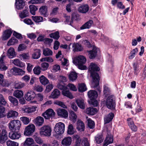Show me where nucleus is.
Returning <instances> with one entry per match:
<instances>
[{
  "label": "nucleus",
  "mask_w": 146,
  "mask_h": 146,
  "mask_svg": "<svg viewBox=\"0 0 146 146\" xmlns=\"http://www.w3.org/2000/svg\"><path fill=\"white\" fill-rule=\"evenodd\" d=\"M89 70L91 72V75L92 77L93 81L91 84V87L95 88L98 87L99 85V76L95 71L100 70L99 67L95 64L92 63L90 65Z\"/></svg>",
  "instance_id": "nucleus-1"
},
{
  "label": "nucleus",
  "mask_w": 146,
  "mask_h": 146,
  "mask_svg": "<svg viewBox=\"0 0 146 146\" xmlns=\"http://www.w3.org/2000/svg\"><path fill=\"white\" fill-rule=\"evenodd\" d=\"M86 61V58L82 55H79L76 56L73 62L74 64L78 65L79 69L81 70L87 69V67L84 65Z\"/></svg>",
  "instance_id": "nucleus-2"
},
{
  "label": "nucleus",
  "mask_w": 146,
  "mask_h": 146,
  "mask_svg": "<svg viewBox=\"0 0 146 146\" xmlns=\"http://www.w3.org/2000/svg\"><path fill=\"white\" fill-rule=\"evenodd\" d=\"M21 126V122L18 120H12L9 124V129L12 131H19Z\"/></svg>",
  "instance_id": "nucleus-3"
},
{
  "label": "nucleus",
  "mask_w": 146,
  "mask_h": 146,
  "mask_svg": "<svg viewBox=\"0 0 146 146\" xmlns=\"http://www.w3.org/2000/svg\"><path fill=\"white\" fill-rule=\"evenodd\" d=\"M65 125L62 122H58L55 125L54 130L56 134L60 135L63 134L64 131Z\"/></svg>",
  "instance_id": "nucleus-4"
},
{
  "label": "nucleus",
  "mask_w": 146,
  "mask_h": 146,
  "mask_svg": "<svg viewBox=\"0 0 146 146\" xmlns=\"http://www.w3.org/2000/svg\"><path fill=\"white\" fill-rule=\"evenodd\" d=\"M51 128L50 126L45 125L41 128L40 133L41 136H50L51 135Z\"/></svg>",
  "instance_id": "nucleus-5"
},
{
  "label": "nucleus",
  "mask_w": 146,
  "mask_h": 146,
  "mask_svg": "<svg viewBox=\"0 0 146 146\" xmlns=\"http://www.w3.org/2000/svg\"><path fill=\"white\" fill-rule=\"evenodd\" d=\"M55 114L54 110L52 109H49L43 113L42 115L45 119H49L54 117Z\"/></svg>",
  "instance_id": "nucleus-6"
},
{
  "label": "nucleus",
  "mask_w": 146,
  "mask_h": 146,
  "mask_svg": "<svg viewBox=\"0 0 146 146\" xmlns=\"http://www.w3.org/2000/svg\"><path fill=\"white\" fill-rule=\"evenodd\" d=\"M35 126L33 124H30L26 127L24 133L25 135L30 136L32 135L35 130Z\"/></svg>",
  "instance_id": "nucleus-7"
},
{
  "label": "nucleus",
  "mask_w": 146,
  "mask_h": 146,
  "mask_svg": "<svg viewBox=\"0 0 146 146\" xmlns=\"http://www.w3.org/2000/svg\"><path fill=\"white\" fill-rule=\"evenodd\" d=\"M37 108V107L36 106H25L22 108V110L24 113L30 114L35 112Z\"/></svg>",
  "instance_id": "nucleus-8"
},
{
  "label": "nucleus",
  "mask_w": 146,
  "mask_h": 146,
  "mask_svg": "<svg viewBox=\"0 0 146 146\" xmlns=\"http://www.w3.org/2000/svg\"><path fill=\"white\" fill-rule=\"evenodd\" d=\"M113 96L112 95L109 96L107 98L106 104L107 107L109 109H114L115 108V103L113 100Z\"/></svg>",
  "instance_id": "nucleus-9"
},
{
  "label": "nucleus",
  "mask_w": 146,
  "mask_h": 146,
  "mask_svg": "<svg viewBox=\"0 0 146 146\" xmlns=\"http://www.w3.org/2000/svg\"><path fill=\"white\" fill-rule=\"evenodd\" d=\"M18 131H11L9 133V138L12 140H14L19 139L21 137V134Z\"/></svg>",
  "instance_id": "nucleus-10"
},
{
  "label": "nucleus",
  "mask_w": 146,
  "mask_h": 146,
  "mask_svg": "<svg viewBox=\"0 0 146 146\" xmlns=\"http://www.w3.org/2000/svg\"><path fill=\"white\" fill-rule=\"evenodd\" d=\"M56 111L58 115L60 117L66 118L68 117V112L64 109L58 108L56 110Z\"/></svg>",
  "instance_id": "nucleus-11"
},
{
  "label": "nucleus",
  "mask_w": 146,
  "mask_h": 146,
  "mask_svg": "<svg viewBox=\"0 0 146 146\" xmlns=\"http://www.w3.org/2000/svg\"><path fill=\"white\" fill-rule=\"evenodd\" d=\"M7 132L5 129H0V143H4L7 139Z\"/></svg>",
  "instance_id": "nucleus-12"
},
{
  "label": "nucleus",
  "mask_w": 146,
  "mask_h": 146,
  "mask_svg": "<svg viewBox=\"0 0 146 146\" xmlns=\"http://www.w3.org/2000/svg\"><path fill=\"white\" fill-rule=\"evenodd\" d=\"M61 51H59L56 54V58L58 59V60L61 61L62 64L63 65L67 66L69 65L68 60L64 58H61Z\"/></svg>",
  "instance_id": "nucleus-13"
},
{
  "label": "nucleus",
  "mask_w": 146,
  "mask_h": 146,
  "mask_svg": "<svg viewBox=\"0 0 146 146\" xmlns=\"http://www.w3.org/2000/svg\"><path fill=\"white\" fill-rule=\"evenodd\" d=\"M61 51H59L56 54V58L58 59V60L61 61L62 64L63 65L67 66L69 65L68 60L64 58H61Z\"/></svg>",
  "instance_id": "nucleus-14"
},
{
  "label": "nucleus",
  "mask_w": 146,
  "mask_h": 146,
  "mask_svg": "<svg viewBox=\"0 0 146 146\" xmlns=\"http://www.w3.org/2000/svg\"><path fill=\"white\" fill-rule=\"evenodd\" d=\"M35 97V94L34 92L31 90L29 91L25 95V99L28 101L33 100Z\"/></svg>",
  "instance_id": "nucleus-15"
},
{
  "label": "nucleus",
  "mask_w": 146,
  "mask_h": 146,
  "mask_svg": "<svg viewBox=\"0 0 146 146\" xmlns=\"http://www.w3.org/2000/svg\"><path fill=\"white\" fill-rule=\"evenodd\" d=\"M13 31L11 29L5 30L3 32L2 36V39L6 40L9 38L11 36Z\"/></svg>",
  "instance_id": "nucleus-16"
},
{
  "label": "nucleus",
  "mask_w": 146,
  "mask_h": 146,
  "mask_svg": "<svg viewBox=\"0 0 146 146\" xmlns=\"http://www.w3.org/2000/svg\"><path fill=\"white\" fill-rule=\"evenodd\" d=\"M89 7L88 5L86 4H82L78 8V10L79 12L83 13H85L88 11Z\"/></svg>",
  "instance_id": "nucleus-17"
},
{
  "label": "nucleus",
  "mask_w": 146,
  "mask_h": 146,
  "mask_svg": "<svg viewBox=\"0 0 146 146\" xmlns=\"http://www.w3.org/2000/svg\"><path fill=\"white\" fill-rule=\"evenodd\" d=\"M5 56L4 55H2L0 58V70L1 71H5L8 68L3 62Z\"/></svg>",
  "instance_id": "nucleus-18"
},
{
  "label": "nucleus",
  "mask_w": 146,
  "mask_h": 146,
  "mask_svg": "<svg viewBox=\"0 0 146 146\" xmlns=\"http://www.w3.org/2000/svg\"><path fill=\"white\" fill-rule=\"evenodd\" d=\"M72 138L71 137H65L61 141V144L64 146H69L71 143Z\"/></svg>",
  "instance_id": "nucleus-19"
},
{
  "label": "nucleus",
  "mask_w": 146,
  "mask_h": 146,
  "mask_svg": "<svg viewBox=\"0 0 146 146\" xmlns=\"http://www.w3.org/2000/svg\"><path fill=\"white\" fill-rule=\"evenodd\" d=\"M33 122L36 125L40 126L44 123V119L42 117L38 116L34 120Z\"/></svg>",
  "instance_id": "nucleus-20"
},
{
  "label": "nucleus",
  "mask_w": 146,
  "mask_h": 146,
  "mask_svg": "<svg viewBox=\"0 0 146 146\" xmlns=\"http://www.w3.org/2000/svg\"><path fill=\"white\" fill-rule=\"evenodd\" d=\"M88 95L91 100L96 99L98 97V95L97 92L93 90H90L88 92Z\"/></svg>",
  "instance_id": "nucleus-21"
},
{
  "label": "nucleus",
  "mask_w": 146,
  "mask_h": 146,
  "mask_svg": "<svg viewBox=\"0 0 146 146\" xmlns=\"http://www.w3.org/2000/svg\"><path fill=\"white\" fill-rule=\"evenodd\" d=\"M98 50V48L94 47L92 50L87 51L89 53V56L90 59L95 58L96 56L97 51Z\"/></svg>",
  "instance_id": "nucleus-22"
},
{
  "label": "nucleus",
  "mask_w": 146,
  "mask_h": 146,
  "mask_svg": "<svg viewBox=\"0 0 146 146\" xmlns=\"http://www.w3.org/2000/svg\"><path fill=\"white\" fill-rule=\"evenodd\" d=\"M76 129L78 131H82L85 129V125L83 122L81 120H78L77 122Z\"/></svg>",
  "instance_id": "nucleus-23"
},
{
  "label": "nucleus",
  "mask_w": 146,
  "mask_h": 146,
  "mask_svg": "<svg viewBox=\"0 0 146 146\" xmlns=\"http://www.w3.org/2000/svg\"><path fill=\"white\" fill-rule=\"evenodd\" d=\"M7 55L10 58H12L16 56L15 49L13 47H10L8 50Z\"/></svg>",
  "instance_id": "nucleus-24"
},
{
  "label": "nucleus",
  "mask_w": 146,
  "mask_h": 146,
  "mask_svg": "<svg viewBox=\"0 0 146 146\" xmlns=\"http://www.w3.org/2000/svg\"><path fill=\"white\" fill-rule=\"evenodd\" d=\"M16 8L18 10L22 9L25 5L24 1L23 0H15Z\"/></svg>",
  "instance_id": "nucleus-25"
},
{
  "label": "nucleus",
  "mask_w": 146,
  "mask_h": 146,
  "mask_svg": "<svg viewBox=\"0 0 146 146\" xmlns=\"http://www.w3.org/2000/svg\"><path fill=\"white\" fill-rule=\"evenodd\" d=\"M113 141V139L112 136L108 134L104 141V146H107L109 144L112 143Z\"/></svg>",
  "instance_id": "nucleus-26"
},
{
  "label": "nucleus",
  "mask_w": 146,
  "mask_h": 146,
  "mask_svg": "<svg viewBox=\"0 0 146 146\" xmlns=\"http://www.w3.org/2000/svg\"><path fill=\"white\" fill-rule=\"evenodd\" d=\"M8 98L13 107H17L18 106L19 102L17 99L11 96H9Z\"/></svg>",
  "instance_id": "nucleus-27"
},
{
  "label": "nucleus",
  "mask_w": 146,
  "mask_h": 146,
  "mask_svg": "<svg viewBox=\"0 0 146 146\" xmlns=\"http://www.w3.org/2000/svg\"><path fill=\"white\" fill-rule=\"evenodd\" d=\"M127 121L128 125L131 129L133 131H136L137 130V127L134 125L132 119L131 118H129L127 119Z\"/></svg>",
  "instance_id": "nucleus-28"
},
{
  "label": "nucleus",
  "mask_w": 146,
  "mask_h": 146,
  "mask_svg": "<svg viewBox=\"0 0 146 146\" xmlns=\"http://www.w3.org/2000/svg\"><path fill=\"white\" fill-rule=\"evenodd\" d=\"M97 111L98 110L96 108L90 107L87 108L86 112L88 114L93 115L95 114Z\"/></svg>",
  "instance_id": "nucleus-29"
},
{
  "label": "nucleus",
  "mask_w": 146,
  "mask_h": 146,
  "mask_svg": "<svg viewBox=\"0 0 146 146\" xmlns=\"http://www.w3.org/2000/svg\"><path fill=\"white\" fill-rule=\"evenodd\" d=\"M72 47L73 50L74 52L81 51L83 49L81 45L78 43L73 44Z\"/></svg>",
  "instance_id": "nucleus-30"
},
{
  "label": "nucleus",
  "mask_w": 146,
  "mask_h": 146,
  "mask_svg": "<svg viewBox=\"0 0 146 146\" xmlns=\"http://www.w3.org/2000/svg\"><path fill=\"white\" fill-rule=\"evenodd\" d=\"M93 23V21L91 20H90L87 22L85 24H83L80 27V29L81 30L89 29L92 25Z\"/></svg>",
  "instance_id": "nucleus-31"
},
{
  "label": "nucleus",
  "mask_w": 146,
  "mask_h": 146,
  "mask_svg": "<svg viewBox=\"0 0 146 146\" xmlns=\"http://www.w3.org/2000/svg\"><path fill=\"white\" fill-rule=\"evenodd\" d=\"M18 115V112L13 110L9 111L7 113V118L12 117L13 118L17 117Z\"/></svg>",
  "instance_id": "nucleus-32"
},
{
  "label": "nucleus",
  "mask_w": 146,
  "mask_h": 146,
  "mask_svg": "<svg viewBox=\"0 0 146 146\" xmlns=\"http://www.w3.org/2000/svg\"><path fill=\"white\" fill-rule=\"evenodd\" d=\"M76 102L80 108L82 109H84L85 106L83 99L81 98L78 99L76 100Z\"/></svg>",
  "instance_id": "nucleus-33"
},
{
  "label": "nucleus",
  "mask_w": 146,
  "mask_h": 146,
  "mask_svg": "<svg viewBox=\"0 0 146 146\" xmlns=\"http://www.w3.org/2000/svg\"><path fill=\"white\" fill-rule=\"evenodd\" d=\"M47 7L46 6H43L40 8L39 9L40 14L45 17L47 16Z\"/></svg>",
  "instance_id": "nucleus-34"
},
{
  "label": "nucleus",
  "mask_w": 146,
  "mask_h": 146,
  "mask_svg": "<svg viewBox=\"0 0 146 146\" xmlns=\"http://www.w3.org/2000/svg\"><path fill=\"white\" fill-rule=\"evenodd\" d=\"M18 43V40L15 37H12L8 41L7 45L8 46L15 45Z\"/></svg>",
  "instance_id": "nucleus-35"
},
{
  "label": "nucleus",
  "mask_w": 146,
  "mask_h": 146,
  "mask_svg": "<svg viewBox=\"0 0 146 146\" xmlns=\"http://www.w3.org/2000/svg\"><path fill=\"white\" fill-rule=\"evenodd\" d=\"M34 141V140L31 138H27L24 142V145L28 146H32Z\"/></svg>",
  "instance_id": "nucleus-36"
},
{
  "label": "nucleus",
  "mask_w": 146,
  "mask_h": 146,
  "mask_svg": "<svg viewBox=\"0 0 146 146\" xmlns=\"http://www.w3.org/2000/svg\"><path fill=\"white\" fill-rule=\"evenodd\" d=\"M12 61H13V63L17 66L20 67H23L25 66V63L21 61L18 59L12 60Z\"/></svg>",
  "instance_id": "nucleus-37"
},
{
  "label": "nucleus",
  "mask_w": 146,
  "mask_h": 146,
  "mask_svg": "<svg viewBox=\"0 0 146 146\" xmlns=\"http://www.w3.org/2000/svg\"><path fill=\"white\" fill-rule=\"evenodd\" d=\"M62 94L64 96H66L70 99L73 98V97L69 90L66 88L62 91Z\"/></svg>",
  "instance_id": "nucleus-38"
},
{
  "label": "nucleus",
  "mask_w": 146,
  "mask_h": 146,
  "mask_svg": "<svg viewBox=\"0 0 146 146\" xmlns=\"http://www.w3.org/2000/svg\"><path fill=\"white\" fill-rule=\"evenodd\" d=\"M13 95L15 97L19 98L22 97L23 95V92L21 90H16L13 93Z\"/></svg>",
  "instance_id": "nucleus-39"
},
{
  "label": "nucleus",
  "mask_w": 146,
  "mask_h": 146,
  "mask_svg": "<svg viewBox=\"0 0 146 146\" xmlns=\"http://www.w3.org/2000/svg\"><path fill=\"white\" fill-rule=\"evenodd\" d=\"M40 50L36 49L32 55V58L34 59H37L39 58L41 55Z\"/></svg>",
  "instance_id": "nucleus-40"
},
{
  "label": "nucleus",
  "mask_w": 146,
  "mask_h": 146,
  "mask_svg": "<svg viewBox=\"0 0 146 146\" xmlns=\"http://www.w3.org/2000/svg\"><path fill=\"white\" fill-rule=\"evenodd\" d=\"M133 65L134 74L137 75L141 70V69L139 68V65L137 63H133Z\"/></svg>",
  "instance_id": "nucleus-41"
},
{
  "label": "nucleus",
  "mask_w": 146,
  "mask_h": 146,
  "mask_svg": "<svg viewBox=\"0 0 146 146\" xmlns=\"http://www.w3.org/2000/svg\"><path fill=\"white\" fill-rule=\"evenodd\" d=\"M29 15L28 8L26 9L19 14V16L21 19H23Z\"/></svg>",
  "instance_id": "nucleus-42"
},
{
  "label": "nucleus",
  "mask_w": 146,
  "mask_h": 146,
  "mask_svg": "<svg viewBox=\"0 0 146 146\" xmlns=\"http://www.w3.org/2000/svg\"><path fill=\"white\" fill-rule=\"evenodd\" d=\"M104 90L103 92L104 94L106 96L108 95H110V88L109 87L108 85L106 84L104 85L103 87Z\"/></svg>",
  "instance_id": "nucleus-43"
},
{
  "label": "nucleus",
  "mask_w": 146,
  "mask_h": 146,
  "mask_svg": "<svg viewBox=\"0 0 146 146\" xmlns=\"http://www.w3.org/2000/svg\"><path fill=\"white\" fill-rule=\"evenodd\" d=\"M77 78V74L74 72H71L69 75V78L70 80L72 82L75 80Z\"/></svg>",
  "instance_id": "nucleus-44"
},
{
  "label": "nucleus",
  "mask_w": 146,
  "mask_h": 146,
  "mask_svg": "<svg viewBox=\"0 0 146 146\" xmlns=\"http://www.w3.org/2000/svg\"><path fill=\"white\" fill-rule=\"evenodd\" d=\"M114 116L113 113H110L104 118V121L106 123H108L113 119Z\"/></svg>",
  "instance_id": "nucleus-45"
},
{
  "label": "nucleus",
  "mask_w": 146,
  "mask_h": 146,
  "mask_svg": "<svg viewBox=\"0 0 146 146\" xmlns=\"http://www.w3.org/2000/svg\"><path fill=\"white\" fill-rule=\"evenodd\" d=\"M39 79L40 83L43 85H45L49 82L48 80L43 75H42Z\"/></svg>",
  "instance_id": "nucleus-46"
},
{
  "label": "nucleus",
  "mask_w": 146,
  "mask_h": 146,
  "mask_svg": "<svg viewBox=\"0 0 146 146\" xmlns=\"http://www.w3.org/2000/svg\"><path fill=\"white\" fill-rule=\"evenodd\" d=\"M60 92L57 89H54L52 92L51 97L54 98H57L59 96Z\"/></svg>",
  "instance_id": "nucleus-47"
},
{
  "label": "nucleus",
  "mask_w": 146,
  "mask_h": 146,
  "mask_svg": "<svg viewBox=\"0 0 146 146\" xmlns=\"http://www.w3.org/2000/svg\"><path fill=\"white\" fill-rule=\"evenodd\" d=\"M32 18L33 20L36 23L42 22L44 21L43 18L41 16H33Z\"/></svg>",
  "instance_id": "nucleus-48"
},
{
  "label": "nucleus",
  "mask_w": 146,
  "mask_h": 146,
  "mask_svg": "<svg viewBox=\"0 0 146 146\" xmlns=\"http://www.w3.org/2000/svg\"><path fill=\"white\" fill-rule=\"evenodd\" d=\"M78 89L80 92H83L87 90L85 84L84 83H80L78 84Z\"/></svg>",
  "instance_id": "nucleus-49"
},
{
  "label": "nucleus",
  "mask_w": 146,
  "mask_h": 146,
  "mask_svg": "<svg viewBox=\"0 0 146 146\" xmlns=\"http://www.w3.org/2000/svg\"><path fill=\"white\" fill-rule=\"evenodd\" d=\"M3 75L0 74V85L3 86H6L8 85L7 81L3 80Z\"/></svg>",
  "instance_id": "nucleus-50"
},
{
  "label": "nucleus",
  "mask_w": 146,
  "mask_h": 146,
  "mask_svg": "<svg viewBox=\"0 0 146 146\" xmlns=\"http://www.w3.org/2000/svg\"><path fill=\"white\" fill-rule=\"evenodd\" d=\"M104 138L102 135H98L95 137V140L98 144L101 143L103 141Z\"/></svg>",
  "instance_id": "nucleus-51"
},
{
  "label": "nucleus",
  "mask_w": 146,
  "mask_h": 146,
  "mask_svg": "<svg viewBox=\"0 0 146 146\" xmlns=\"http://www.w3.org/2000/svg\"><path fill=\"white\" fill-rule=\"evenodd\" d=\"M21 59L26 61L30 59V57L29 53H23L20 55Z\"/></svg>",
  "instance_id": "nucleus-52"
},
{
  "label": "nucleus",
  "mask_w": 146,
  "mask_h": 146,
  "mask_svg": "<svg viewBox=\"0 0 146 146\" xmlns=\"http://www.w3.org/2000/svg\"><path fill=\"white\" fill-rule=\"evenodd\" d=\"M77 115L73 111H71L69 114V118L70 119L73 121H75L77 119Z\"/></svg>",
  "instance_id": "nucleus-53"
},
{
  "label": "nucleus",
  "mask_w": 146,
  "mask_h": 146,
  "mask_svg": "<svg viewBox=\"0 0 146 146\" xmlns=\"http://www.w3.org/2000/svg\"><path fill=\"white\" fill-rule=\"evenodd\" d=\"M7 146H19V143L15 141L11 140L7 141L6 142Z\"/></svg>",
  "instance_id": "nucleus-54"
},
{
  "label": "nucleus",
  "mask_w": 146,
  "mask_h": 146,
  "mask_svg": "<svg viewBox=\"0 0 146 146\" xmlns=\"http://www.w3.org/2000/svg\"><path fill=\"white\" fill-rule=\"evenodd\" d=\"M25 86V84L21 82H15V84L14 86L15 88L20 89Z\"/></svg>",
  "instance_id": "nucleus-55"
},
{
  "label": "nucleus",
  "mask_w": 146,
  "mask_h": 146,
  "mask_svg": "<svg viewBox=\"0 0 146 146\" xmlns=\"http://www.w3.org/2000/svg\"><path fill=\"white\" fill-rule=\"evenodd\" d=\"M31 13L33 15L35 14V11L38 9L36 7L33 5H31L29 6Z\"/></svg>",
  "instance_id": "nucleus-56"
},
{
  "label": "nucleus",
  "mask_w": 146,
  "mask_h": 146,
  "mask_svg": "<svg viewBox=\"0 0 146 146\" xmlns=\"http://www.w3.org/2000/svg\"><path fill=\"white\" fill-rule=\"evenodd\" d=\"M74 132L73 125L72 124L69 125L68 126L67 130L68 134L69 135H72Z\"/></svg>",
  "instance_id": "nucleus-57"
},
{
  "label": "nucleus",
  "mask_w": 146,
  "mask_h": 146,
  "mask_svg": "<svg viewBox=\"0 0 146 146\" xmlns=\"http://www.w3.org/2000/svg\"><path fill=\"white\" fill-rule=\"evenodd\" d=\"M33 137L36 142L38 144L40 145L43 143V141L40 137L34 135Z\"/></svg>",
  "instance_id": "nucleus-58"
},
{
  "label": "nucleus",
  "mask_w": 146,
  "mask_h": 146,
  "mask_svg": "<svg viewBox=\"0 0 146 146\" xmlns=\"http://www.w3.org/2000/svg\"><path fill=\"white\" fill-rule=\"evenodd\" d=\"M43 54L45 56L51 55L52 54V52L49 49L46 48L44 49Z\"/></svg>",
  "instance_id": "nucleus-59"
},
{
  "label": "nucleus",
  "mask_w": 146,
  "mask_h": 146,
  "mask_svg": "<svg viewBox=\"0 0 146 146\" xmlns=\"http://www.w3.org/2000/svg\"><path fill=\"white\" fill-rule=\"evenodd\" d=\"M87 121L88 127L90 129L93 128L95 126L94 122L90 118L88 119Z\"/></svg>",
  "instance_id": "nucleus-60"
},
{
  "label": "nucleus",
  "mask_w": 146,
  "mask_h": 146,
  "mask_svg": "<svg viewBox=\"0 0 146 146\" xmlns=\"http://www.w3.org/2000/svg\"><path fill=\"white\" fill-rule=\"evenodd\" d=\"M138 51V49L137 48H136L132 50L130 53V55L129 57V59H132L135 56V54L137 53Z\"/></svg>",
  "instance_id": "nucleus-61"
},
{
  "label": "nucleus",
  "mask_w": 146,
  "mask_h": 146,
  "mask_svg": "<svg viewBox=\"0 0 146 146\" xmlns=\"http://www.w3.org/2000/svg\"><path fill=\"white\" fill-rule=\"evenodd\" d=\"M49 35L51 38L56 40L58 39L60 37L59 33L58 31L54 33H51Z\"/></svg>",
  "instance_id": "nucleus-62"
},
{
  "label": "nucleus",
  "mask_w": 146,
  "mask_h": 146,
  "mask_svg": "<svg viewBox=\"0 0 146 146\" xmlns=\"http://www.w3.org/2000/svg\"><path fill=\"white\" fill-rule=\"evenodd\" d=\"M33 71L35 74L38 75L41 72V68L39 66H36L33 69Z\"/></svg>",
  "instance_id": "nucleus-63"
},
{
  "label": "nucleus",
  "mask_w": 146,
  "mask_h": 146,
  "mask_svg": "<svg viewBox=\"0 0 146 146\" xmlns=\"http://www.w3.org/2000/svg\"><path fill=\"white\" fill-rule=\"evenodd\" d=\"M27 46L24 44H20L17 50L19 52L23 51L26 49Z\"/></svg>",
  "instance_id": "nucleus-64"
}]
</instances>
